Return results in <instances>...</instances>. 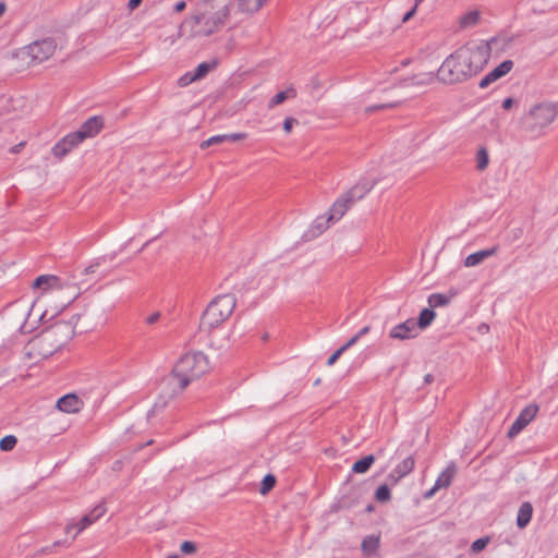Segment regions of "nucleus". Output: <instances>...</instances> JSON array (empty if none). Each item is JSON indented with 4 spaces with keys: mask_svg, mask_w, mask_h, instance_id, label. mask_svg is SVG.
<instances>
[{
    "mask_svg": "<svg viewBox=\"0 0 558 558\" xmlns=\"http://www.w3.org/2000/svg\"><path fill=\"white\" fill-rule=\"evenodd\" d=\"M464 46L448 56L437 70V80L444 84L462 83L480 73L490 57V44Z\"/></svg>",
    "mask_w": 558,
    "mask_h": 558,
    "instance_id": "obj_1",
    "label": "nucleus"
},
{
    "mask_svg": "<svg viewBox=\"0 0 558 558\" xmlns=\"http://www.w3.org/2000/svg\"><path fill=\"white\" fill-rule=\"evenodd\" d=\"M233 0H199L193 15L179 26V36L191 38L209 36L222 29L229 17Z\"/></svg>",
    "mask_w": 558,
    "mask_h": 558,
    "instance_id": "obj_2",
    "label": "nucleus"
},
{
    "mask_svg": "<svg viewBox=\"0 0 558 558\" xmlns=\"http://www.w3.org/2000/svg\"><path fill=\"white\" fill-rule=\"evenodd\" d=\"M208 369L207 356L202 351L190 350L177 360V385L183 390Z\"/></svg>",
    "mask_w": 558,
    "mask_h": 558,
    "instance_id": "obj_3",
    "label": "nucleus"
},
{
    "mask_svg": "<svg viewBox=\"0 0 558 558\" xmlns=\"http://www.w3.org/2000/svg\"><path fill=\"white\" fill-rule=\"evenodd\" d=\"M235 304L236 299L231 293L216 296L204 311L198 329L210 331L220 326L231 316Z\"/></svg>",
    "mask_w": 558,
    "mask_h": 558,
    "instance_id": "obj_4",
    "label": "nucleus"
},
{
    "mask_svg": "<svg viewBox=\"0 0 558 558\" xmlns=\"http://www.w3.org/2000/svg\"><path fill=\"white\" fill-rule=\"evenodd\" d=\"M372 189L373 184L356 183L336 199L328 211V220H333L335 222L340 220L353 204L362 199Z\"/></svg>",
    "mask_w": 558,
    "mask_h": 558,
    "instance_id": "obj_5",
    "label": "nucleus"
},
{
    "mask_svg": "<svg viewBox=\"0 0 558 558\" xmlns=\"http://www.w3.org/2000/svg\"><path fill=\"white\" fill-rule=\"evenodd\" d=\"M58 350V344L51 343L48 336H45L41 331L27 342L24 348V353L29 360L36 363L51 356Z\"/></svg>",
    "mask_w": 558,
    "mask_h": 558,
    "instance_id": "obj_6",
    "label": "nucleus"
},
{
    "mask_svg": "<svg viewBox=\"0 0 558 558\" xmlns=\"http://www.w3.org/2000/svg\"><path fill=\"white\" fill-rule=\"evenodd\" d=\"M556 118V109L553 105L542 104L534 106L529 113V130L539 132L548 126Z\"/></svg>",
    "mask_w": 558,
    "mask_h": 558,
    "instance_id": "obj_7",
    "label": "nucleus"
},
{
    "mask_svg": "<svg viewBox=\"0 0 558 558\" xmlns=\"http://www.w3.org/2000/svg\"><path fill=\"white\" fill-rule=\"evenodd\" d=\"M57 44L51 38L37 40L25 48V53L31 59V64H39L48 60L56 51Z\"/></svg>",
    "mask_w": 558,
    "mask_h": 558,
    "instance_id": "obj_8",
    "label": "nucleus"
},
{
    "mask_svg": "<svg viewBox=\"0 0 558 558\" xmlns=\"http://www.w3.org/2000/svg\"><path fill=\"white\" fill-rule=\"evenodd\" d=\"M45 336L60 350L74 335V327L68 322H57L43 330Z\"/></svg>",
    "mask_w": 558,
    "mask_h": 558,
    "instance_id": "obj_9",
    "label": "nucleus"
},
{
    "mask_svg": "<svg viewBox=\"0 0 558 558\" xmlns=\"http://www.w3.org/2000/svg\"><path fill=\"white\" fill-rule=\"evenodd\" d=\"M217 65L216 61L211 62H202L197 65V68L194 71L186 72L184 75H182L177 83L180 86H187L192 84L193 82L199 81L204 78L211 70H214Z\"/></svg>",
    "mask_w": 558,
    "mask_h": 558,
    "instance_id": "obj_10",
    "label": "nucleus"
},
{
    "mask_svg": "<svg viewBox=\"0 0 558 558\" xmlns=\"http://www.w3.org/2000/svg\"><path fill=\"white\" fill-rule=\"evenodd\" d=\"M418 335L416 323L410 318L405 322L398 324L389 331V337L395 340H408L413 339Z\"/></svg>",
    "mask_w": 558,
    "mask_h": 558,
    "instance_id": "obj_11",
    "label": "nucleus"
},
{
    "mask_svg": "<svg viewBox=\"0 0 558 558\" xmlns=\"http://www.w3.org/2000/svg\"><path fill=\"white\" fill-rule=\"evenodd\" d=\"M82 142L81 135H75V133L68 134L63 138H61L51 149L52 155L61 159L65 157L75 146H77Z\"/></svg>",
    "mask_w": 558,
    "mask_h": 558,
    "instance_id": "obj_12",
    "label": "nucleus"
},
{
    "mask_svg": "<svg viewBox=\"0 0 558 558\" xmlns=\"http://www.w3.org/2000/svg\"><path fill=\"white\" fill-rule=\"evenodd\" d=\"M513 68L512 60H505L488 74H486L478 83L480 88H486L493 82L508 74Z\"/></svg>",
    "mask_w": 558,
    "mask_h": 558,
    "instance_id": "obj_13",
    "label": "nucleus"
},
{
    "mask_svg": "<svg viewBox=\"0 0 558 558\" xmlns=\"http://www.w3.org/2000/svg\"><path fill=\"white\" fill-rule=\"evenodd\" d=\"M102 126H104L102 119L100 117L95 116V117H92L88 120H86L81 125L78 131H76L74 133H75V135H81L82 142H83L87 137H93V136L97 135L100 132V130L102 129Z\"/></svg>",
    "mask_w": 558,
    "mask_h": 558,
    "instance_id": "obj_14",
    "label": "nucleus"
},
{
    "mask_svg": "<svg viewBox=\"0 0 558 558\" xmlns=\"http://www.w3.org/2000/svg\"><path fill=\"white\" fill-rule=\"evenodd\" d=\"M83 405L84 402L75 393H68L57 401V408L65 413H77Z\"/></svg>",
    "mask_w": 558,
    "mask_h": 558,
    "instance_id": "obj_15",
    "label": "nucleus"
},
{
    "mask_svg": "<svg viewBox=\"0 0 558 558\" xmlns=\"http://www.w3.org/2000/svg\"><path fill=\"white\" fill-rule=\"evenodd\" d=\"M498 252V245L492 246L486 250L477 251L475 253L470 254L464 259V266L465 267H474L480 265L482 262H484L486 258L492 257L496 255Z\"/></svg>",
    "mask_w": 558,
    "mask_h": 558,
    "instance_id": "obj_16",
    "label": "nucleus"
},
{
    "mask_svg": "<svg viewBox=\"0 0 558 558\" xmlns=\"http://www.w3.org/2000/svg\"><path fill=\"white\" fill-rule=\"evenodd\" d=\"M107 509L104 502L98 504L95 506L92 511L87 514H85L81 521H80V529L77 533L82 532L86 527H88L90 524L96 522L98 519H100L105 513Z\"/></svg>",
    "mask_w": 558,
    "mask_h": 558,
    "instance_id": "obj_17",
    "label": "nucleus"
},
{
    "mask_svg": "<svg viewBox=\"0 0 558 558\" xmlns=\"http://www.w3.org/2000/svg\"><path fill=\"white\" fill-rule=\"evenodd\" d=\"M457 295L456 290H450L448 294L433 293L428 296L427 302L432 308L446 306Z\"/></svg>",
    "mask_w": 558,
    "mask_h": 558,
    "instance_id": "obj_18",
    "label": "nucleus"
},
{
    "mask_svg": "<svg viewBox=\"0 0 558 558\" xmlns=\"http://www.w3.org/2000/svg\"><path fill=\"white\" fill-rule=\"evenodd\" d=\"M533 514V506L531 502L525 501L521 504L518 515H517V525L519 529H524L531 521Z\"/></svg>",
    "mask_w": 558,
    "mask_h": 558,
    "instance_id": "obj_19",
    "label": "nucleus"
},
{
    "mask_svg": "<svg viewBox=\"0 0 558 558\" xmlns=\"http://www.w3.org/2000/svg\"><path fill=\"white\" fill-rule=\"evenodd\" d=\"M456 465L453 462H451L437 477L434 484L436 488L441 489L449 487L456 474Z\"/></svg>",
    "mask_w": 558,
    "mask_h": 558,
    "instance_id": "obj_20",
    "label": "nucleus"
},
{
    "mask_svg": "<svg viewBox=\"0 0 558 558\" xmlns=\"http://www.w3.org/2000/svg\"><path fill=\"white\" fill-rule=\"evenodd\" d=\"M380 537L378 535H367L363 538L361 549L365 556H372L379 547Z\"/></svg>",
    "mask_w": 558,
    "mask_h": 558,
    "instance_id": "obj_21",
    "label": "nucleus"
},
{
    "mask_svg": "<svg viewBox=\"0 0 558 558\" xmlns=\"http://www.w3.org/2000/svg\"><path fill=\"white\" fill-rule=\"evenodd\" d=\"M414 465V458L412 456L407 457L395 468V473L398 475V478L404 477L413 471Z\"/></svg>",
    "mask_w": 558,
    "mask_h": 558,
    "instance_id": "obj_22",
    "label": "nucleus"
},
{
    "mask_svg": "<svg viewBox=\"0 0 558 558\" xmlns=\"http://www.w3.org/2000/svg\"><path fill=\"white\" fill-rule=\"evenodd\" d=\"M435 317H436V313L434 312V310L432 307L422 310L417 322H415L417 330L425 329L426 327H428L433 323Z\"/></svg>",
    "mask_w": 558,
    "mask_h": 558,
    "instance_id": "obj_23",
    "label": "nucleus"
},
{
    "mask_svg": "<svg viewBox=\"0 0 558 558\" xmlns=\"http://www.w3.org/2000/svg\"><path fill=\"white\" fill-rule=\"evenodd\" d=\"M537 412L538 405L535 403H531L520 412L517 418H519L525 426H527L534 420Z\"/></svg>",
    "mask_w": 558,
    "mask_h": 558,
    "instance_id": "obj_24",
    "label": "nucleus"
},
{
    "mask_svg": "<svg viewBox=\"0 0 558 558\" xmlns=\"http://www.w3.org/2000/svg\"><path fill=\"white\" fill-rule=\"evenodd\" d=\"M375 460H376V458L374 454H368V456L363 457L362 459L357 460L353 464L352 472L353 473H366L369 470V468L373 465Z\"/></svg>",
    "mask_w": 558,
    "mask_h": 558,
    "instance_id": "obj_25",
    "label": "nucleus"
},
{
    "mask_svg": "<svg viewBox=\"0 0 558 558\" xmlns=\"http://www.w3.org/2000/svg\"><path fill=\"white\" fill-rule=\"evenodd\" d=\"M296 96V93L293 88H289L287 90H283V92H279L277 93L269 101L268 104V107L269 108H274L278 105H280L281 102H283L287 98L289 97H292L294 98Z\"/></svg>",
    "mask_w": 558,
    "mask_h": 558,
    "instance_id": "obj_26",
    "label": "nucleus"
},
{
    "mask_svg": "<svg viewBox=\"0 0 558 558\" xmlns=\"http://www.w3.org/2000/svg\"><path fill=\"white\" fill-rule=\"evenodd\" d=\"M239 8L243 12L254 13L264 5V0H238Z\"/></svg>",
    "mask_w": 558,
    "mask_h": 558,
    "instance_id": "obj_27",
    "label": "nucleus"
},
{
    "mask_svg": "<svg viewBox=\"0 0 558 558\" xmlns=\"http://www.w3.org/2000/svg\"><path fill=\"white\" fill-rule=\"evenodd\" d=\"M335 222L333 220H328V214L324 216H319L315 219V221L312 225V231L315 234H320L325 230L329 228V223Z\"/></svg>",
    "mask_w": 558,
    "mask_h": 558,
    "instance_id": "obj_28",
    "label": "nucleus"
},
{
    "mask_svg": "<svg viewBox=\"0 0 558 558\" xmlns=\"http://www.w3.org/2000/svg\"><path fill=\"white\" fill-rule=\"evenodd\" d=\"M58 282H59V279L56 276H52V275H41L38 278H36V280L33 283V287L34 288H41L45 284V286H47L49 288H53V287H57Z\"/></svg>",
    "mask_w": 558,
    "mask_h": 558,
    "instance_id": "obj_29",
    "label": "nucleus"
},
{
    "mask_svg": "<svg viewBox=\"0 0 558 558\" xmlns=\"http://www.w3.org/2000/svg\"><path fill=\"white\" fill-rule=\"evenodd\" d=\"M489 162L488 151L485 147H481L476 153V168L484 171Z\"/></svg>",
    "mask_w": 558,
    "mask_h": 558,
    "instance_id": "obj_30",
    "label": "nucleus"
},
{
    "mask_svg": "<svg viewBox=\"0 0 558 558\" xmlns=\"http://www.w3.org/2000/svg\"><path fill=\"white\" fill-rule=\"evenodd\" d=\"M433 81V76L432 74H427V75H424L423 77L422 76H417V75H414L410 78H405L401 82L402 85L404 86H410V85H425V84H429L430 82Z\"/></svg>",
    "mask_w": 558,
    "mask_h": 558,
    "instance_id": "obj_31",
    "label": "nucleus"
},
{
    "mask_svg": "<svg viewBox=\"0 0 558 558\" xmlns=\"http://www.w3.org/2000/svg\"><path fill=\"white\" fill-rule=\"evenodd\" d=\"M276 485V477L272 474H267L264 476L260 483L259 493L262 495L268 494Z\"/></svg>",
    "mask_w": 558,
    "mask_h": 558,
    "instance_id": "obj_32",
    "label": "nucleus"
},
{
    "mask_svg": "<svg viewBox=\"0 0 558 558\" xmlns=\"http://www.w3.org/2000/svg\"><path fill=\"white\" fill-rule=\"evenodd\" d=\"M375 498L379 502L389 501L391 498L390 489L387 485H380L375 493Z\"/></svg>",
    "mask_w": 558,
    "mask_h": 558,
    "instance_id": "obj_33",
    "label": "nucleus"
},
{
    "mask_svg": "<svg viewBox=\"0 0 558 558\" xmlns=\"http://www.w3.org/2000/svg\"><path fill=\"white\" fill-rule=\"evenodd\" d=\"M16 442H17V438L14 435L4 436L0 440V449L2 451H10L15 447Z\"/></svg>",
    "mask_w": 558,
    "mask_h": 558,
    "instance_id": "obj_34",
    "label": "nucleus"
},
{
    "mask_svg": "<svg viewBox=\"0 0 558 558\" xmlns=\"http://www.w3.org/2000/svg\"><path fill=\"white\" fill-rule=\"evenodd\" d=\"M489 542H490L489 536L477 538L476 541H474L472 543L471 551L473 554H477V553L482 551L489 544Z\"/></svg>",
    "mask_w": 558,
    "mask_h": 558,
    "instance_id": "obj_35",
    "label": "nucleus"
},
{
    "mask_svg": "<svg viewBox=\"0 0 558 558\" xmlns=\"http://www.w3.org/2000/svg\"><path fill=\"white\" fill-rule=\"evenodd\" d=\"M227 141V135H214L201 144V148H207L213 145H218Z\"/></svg>",
    "mask_w": 558,
    "mask_h": 558,
    "instance_id": "obj_36",
    "label": "nucleus"
},
{
    "mask_svg": "<svg viewBox=\"0 0 558 558\" xmlns=\"http://www.w3.org/2000/svg\"><path fill=\"white\" fill-rule=\"evenodd\" d=\"M180 551L183 555H194L197 551V545L192 541H184L180 545Z\"/></svg>",
    "mask_w": 558,
    "mask_h": 558,
    "instance_id": "obj_37",
    "label": "nucleus"
},
{
    "mask_svg": "<svg viewBox=\"0 0 558 558\" xmlns=\"http://www.w3.org/2000/svg\"><path fill=\"white\" fill-rule=\"evenodd\" d=\"M525 427L526 426L519 418H517L508 429L507 436L509 438H513Z\"/></svg>",
    "mask_w": 558,
    "mask_h": 558,
    "instance_id": "obj_38",
    "label": "nucleus"
},
{
    "mask_svg": "<svg viewBox=\"0 0 558 558\" xmlns=\"http://www.w3.org/2000/svg\"><path fill=\"white\" fill-rule=\"evenodd\" d=\"M478 19H480V15L477 12H470L463 17L462 23L464 25H473V24L477 23Z\"/></svg>",
    "mask_w": 558,
    "mask_h": 558,
    "instance_id": "obj_39",
    "label": "nucleus"
},
{
    "mask_svg": "<svg viewBox=\"0 0 558 558\" xmlns=\"http://www.w3.org/2000/svg\"><path fill=\"white\" fill-rule=\"evenodd\" d=\"M299 121L295 118L289 117L286 118L283 121V130L286 133H290L293 125L298 124Z\"/></svg>",
    "mask_w": 558,
    "mask_h": 558,
    "instance_id": "obj_40",
    "label": "nucleus"
},
{
    "mask_svg": "<svg viewBox=\"0 0 558 558\" xmlns=\"http://www.w3.org/2000/svg\"><path fill=\"white\" fill-rule=\"evenodd\" d=\"M344 351L339 348L338 350H336L330 356L329 359L327 360V365L328 366H331L336 363V361L341 356V354L343 353Z\"/></svg>",
    "mask_w": 558,
    "mask_h": 558,
    "instance_id": "obj_41",
    "label": "nucleus"
},
{
    "mask_svg": "<svg viewBox=\"0 0 558 558\" xmlns=\"http://www.w3.org/2000/svg\"><path fill=\"white\" fill-rule=\"evenodd\" d=\"M226 135H227V141H233V142L244 140L246 137L245 133H232V134H226Z\"/></svg>",
    "mask_w": 558,
    "mask_h": 558,
    "instance_id": "obj_42",
    "label": "nucleus"
},
{
    "mask_svg": "<svg viewBox=\"0 0 558 558\" xmlns=\"http://www.w3.org/2000/svg\"><path fill=\"white\" fill-rule=\"evenodd\" d=\"M161 317V314L160 312H155L153 313L151 315H149L147 318H146V323L148 325H154L155 323H157Z\"/></svg>",
    "mask_w": 558,
    "mask_h": 558,
    "instance_id": "obj_43",
    "label": "nucleus"
},
{
    "mask_svg": "<svg viewBox=\"0 0 558 558\" xmlns=\"http://www.w3.org/2000/svg\"><path fill=\"white\" fill-rule=\"evenodd\" d=\"M359 341V338L356 335H354L352 338H350L340 348L345 352L349 348L354 345Z\"/></svg>",
    "mask_w": 558,
    "mask_h": 558,
    "instance_id": "obj_44",
    "label": "nucleus"
},
{
    "mask_svg": "<svg viewBox=\"0 0 558 558\" xmlns=\"http://www.w3.org/2000/svg\"><path fill=\"white\" fill-rule=\"evenodd\" d=\"M416 7L417 4L415 3V5L404 14V16L402 17V23L408 22L415 14Z\"/></svg>",
    "mask_w": 558,
    "mask_h": 558,
    "instance_id": "obj_45",
    "label": "nucleus"
},
{
    "mask_svg": "<svg viewBox=\"0 0 558 558\" xmlns=\"http://www.w3.org/2000/svg\"><path fill=\"white\" fill-rule=\"evenodd\" d=\"M141 2H142V0H130L128 3L129 10L130 11L135 10L141 4Z\"/></svg>",
    "mask_w": 558,
    "mask_h": 558,
    "instance_id": "obj_46",
    "label": "nucleus"
},
{
    "mask_svg": "<svg viewBox=\"0 0 558 558\" xmlns=\"http://www.w3.org/2000/svg\"><path fill=\"white\" fill-rule=\"evenodd\" d=\"M513 105V99L512 98H506L504 101H502V108L505 110H509Z\"/></svg>",
    "mask_w": 558,
    "mask_h": 558,
    "instance_id": "obj_47",
    "label": "nucleus"
},
{
    "mask_svg": "<svg viewBox=\"0 0 558 558\" xmlns=\"http://www.w3.org/2000/svg\"><path fill=\"white\" fill-rule=\"evenodd\" d=\"M437 490H439V489H438V488H436V486L434 485V486H433L428 492H426V493L424 494V498H426V499L432 498V497L435 495V493H436Z\"/></svg>",
    "mask_w": 558,
    "mask_h": 558,
    "instance_id": "obj_48",
    "label": "nucleus"
},
{
    "mask_svg": "<svg viewBox=\"0 0 558 558\" xmlns=\"http://www.w3.org/2000/svg\"><path fill=\"white\" fill-rule=\"evenodd\" d=\"M393 106H395V105H392V104H391V105H385V104H384V105H378V106H376V107H369V108H367V109H366V111L371 112V111H373V110L384 109V108H389V107H393Z\"/></svg>",
    "mask_w": 558,
    "mask_h": 558,
    "instance_id": "obj_49",
    "label": "nucleus"
},
{
    "mask_svg": "<svg viewBox=\"0 0 558 558\" xmlns=\"http://www.w3.org/2000/svg\"><path fill=\"white\" fill-rule=\"evenodd\" d=\"M371 330V327L369 326H365L363 327L357 333V338L360 339L361 337H363L364 335L368 333Z\"/></svg>",
    "mask_w": 558,
    "mask_h": 558,
    "instance_id": "obj_50",
    "label": "nucleus"
},
{
    "mask_svg": "<svg viewBox=\"0 0 558 558\" xmlns=\"http://www.w3.org/2000/svg\"><path fill=\"white\" fill-rule=\"evenodd\" d=\"M185 7H186L185 1H178L177 2V12L183 11L185 9Z\"/></svg>",
    "mask_w": 558,
    "mask_h": 558,
    "instance_id": "obj_51",
    "label": "nucleus"
},
{
    "mask_svg": "<svg viewBox=\"0 0 558 558\" xmlns=\"http://www.w3.org/2000/svg\"><path fill=\"white\" fill-rule=\"evenodd\" d=\"M122 469V461L118 460L113 463L112 470L113 471H120Z\"/></svg>",
    "mask_w": 558,
    "mask_h": 558,
    "instance_id": "obj_52",
    "label": "nucleus"
},
{
    "mask_svg": "<svg viewBox=\"0 0 558 558\" xmlns=\"http://www.w3.org/2000/svg\"><path fill=\"white\" fill-rule=\"evenodd\" d=\"M433 381H434V376H433L432 374H426V375L424 376V383H425V384H430V383H433Z\"/></svg>",
    "mask_w": 558,
    "mask_h": 558,
    "instance_id": "obj_53",
    "label": "nucleus"
},
{
    "mask_svg": "<svg viewBox=\"0 0 558 558\" xmlns=\"http://www.w3.org/2000/svg\"><path fill=\"white\" fill-rule=\"evenodd\" d=\"M96 266H97V265H90V266L86 267V268L84 269V272H85V274H93V272H95V267H96Z\"/></svg>",
    "mask_w": 558,
    "mask_h": 558,
    "instance_id": "obj_54",
    "label": "nucleus"
},
{
    "mask_svg": "<svg viewBox=\"0 0 558 558\" xmlns=\"http://www.w3.org/2000/svg\"><path fill=\"white\" fill-rule=\"evenodd\" d=\"M5 9H7L5 3L0 1V17L4 14Z\"/></svg>",
    "mask_w": 558,
    "mask_h": 558,
    "instance_id": "obj_55",
    "label": "nucleus"
},
{
    "mask_svg": "<svg viewBox=\"0 0 558 558\" xmlns=\"http://www.w3.org/2000/svg\"><path fill=\"white\" fill-rule=\"evenodd\" d=\"M21 146H23V143H21V144H19V145H16V146H14L13 151H14V153H17V151L20 150V147H21Z\"/></svg>",
    "mask_w": 558,
    "mask_h": 558,
    "instance_id": "obj_56",
    "label": "nucleus"
},
{
    "mask_svg": "<svg viewBox=\"0 0 558 558\" xmlns=\"http://www.w3.org/2000/svg\"><path fill=\"white\" fill-rule=\"evenodd\" d=\"M151 444H153V440H149V441H147V442L145 444V446H148V445H151ZM143 447H144V445L138 446V447L136 448V450H140V449H142Z\"/></svg>",
    "mask_w": 558,
    "mask_h": 558,
    "instance_id": "obj_57",
    "label": "nucleus"
},
{
    "mask_svg": "<svg viewBox=\"0 0 558 558\" xmlns=\"http://www.w3.org/2000/svg\"><path fill=\"white\" fill-rule=\"evenodd\" d=\"M25 317H26V311L23 310L22 313H21V319L24 322Z\"/></svg>",
    "mask_w": 558,
    "mask_h": 558,
    "instance_id": "obj_58",
    "label": "nucleus"
},
{
    "mask_svg": "<svg viewBox=\"0 0 558 558\" xmlns=\"http://www.w3.org/2000/svg\"><path fill=\"white\" fill-rule=\"evenodd\" d=\"M75 526H76V524H69V525L66 526V533H69V532L71 531V529H73V527H75Z\"/></svg>",
    "mask_w": 558,
    "mask_h": 558,
    "instance_id": "obj_59",
    "label": "nucleus"
},
{
    "mask_svg": "<svg viewBox=\"0 0 558 558\" xmlns=\"http://www.w3.org/2000/svg\"><path fill=\"white\" fill-rule=\"evenodd\" d=\"M76 295H77V294L75 293V294H73L71 298H69V300H68V304H70V303H71V302L76 298Z\"/></svg>",
    "mask_w": 558,
    "mask_h": 558,
    "instance_id": "obj_60",
    "label": "nucleus"
},
{
    "mask_svg": "<svg viewBox=\"0 0 558 558\" xmlns=\"http://www.w3.org/2000/svg\"><path fill=\"white\" fill-rule=\"evenodd\" d=\"M153 240H149L147 242H145V244L142 246L141 251L144 250Z\"/></svg>",
    "mask_w": 558,
    "mask_h": 558,
    "instance_id": "obj_61",
    "label": "nucleus"
},
{
    "mask_svg": "<svg viewBox=\"0 0 558 558\" xmlns=\"http://www.w3.org/2000/svg\"><path fill=\"white\" fill-rule=\"evenodd\" d=\"M61 544H62V542L57 541V542H54V543L52 544V546H53V547H56V546H59V545H61Z\"/></svg>",
    "mask_w": 558,
    "mask_h": 558,
    "instance_id": "obj_62",
    "label": "nucleus"
},
{
    "mask_svg": "<svg viewBox=\"0 0 558 558\" xmlns=\"http://www.w3.org/2000/svg\"><path fill=\"white\" fill-rule=\"evenodd\" d=\"M167 558H174V554L169 555Z\"/></svg>",
    "mask_w": 558,
    "mask_h": 558,
    "instance_id": "obj_63",
    "label": "nucleus"
},
{
    "mask_svg": "<svg viewBox=\"0 0 558 558\" xmlns=\"http://www.w3.org/2000/svg\"><path fill=\"white\" fill-rule=\"evenodd\" d=\"M320 383V379L318 378L316 381H315V385H318Z\"/></svg>",
    "mask_w": 558,
    "mask_h": 558,
    "instance_id": "obj_64",
    "label": "nucleus"
}]
</instances>
